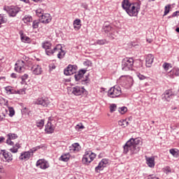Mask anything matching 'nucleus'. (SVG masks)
Wrapping results in <instances>:
<instances>
[{
	"label": "nucleus",
	"mask_w": 179,
	"mask_h": 179,
	"mask_svg": "<svg viewBox=\"0 0 179 179\" xmlns=\"http://www.w3.org/2000/svg\"><path fill=\"white\" fill-rule=\"evenodd\" d=\"M34 104L37 106H42V107H48L50 105V99L47 97L38 98L34 102Z\"/></svg>",
	"instance_id": "obj_7"
},
{
	"label": "nucleus",
	"mask_w": 179,
	"mask_h": 179,
	"mask_svg": "<svg viewBox=\"0 0 179 179\" xmlns=\"http://www.w3.org/2000/svg\"><path fill=\"white\" fill-rule=\"evenodd\" d=\"M42 48H44L46 55L51 57L54 54L57 53V58L62 59L65 57V51L62 50V45H57L52 48V43L49 41H45L42 43Z\"/></svg>",
	"instance_id": "obj_1"
},
{
	"label": "nucleus",
	"mask_w": 179,
	"mask_h": 179,
	"mask_svg": "<svg viewBox=\"0 0 179 179\" xmlns=\"http://www.w3.org/2000/svg\"><path fill=\"white\" fill-rule=\"evenodd\" d=\"M176 31H177V33H179V27L176 28Z\"/></svg>",
	"instance_id": "obj_57"
},
{
	"label": "nucleus",
	"mask_w": 179,
	"mask_h": 179,
	"mask_svg": "<svg viewBox=\"0 0 179 179\" xmlns=\"http://www.w3.org/2000/svg\"><path fill=\"white\" fill-rule=\"evenodd\" d=\"M20 148V144L19 143H17L14 146H13V148L10 149V152H11V153H17Z\"/></svg>",
	"instance_id": "obj_28"
},
{
	"label": "nucleus",
	"mask_w": 179,
	"mask_h": 179,
	"mask_svg": "<svg viewBox=\"0 0 179 179\" xmlns=\"http://www.w3.org/2000/svg\"><path fill=\"white\" fill-rule=\"evenodd\" d=\"M106 43H107V41L106 39H100V40H97L94 43V45H97L98 44L99 45H104V44H106Z\"/></svg>",
	"instance_id": "obj_33"
},
{
	"label": "nucleus",
	"mask_w": 179,
	"mask_h": 179,
	"mask_svg": "<svg viewBox=\"0 0 179 179\" xmlns=\"http://www.w3.org/2000/svg\"><path fill=\"white\" fill-rule=\"evenodd\" d=\"M22 21L24 23H30V22H33V17L31 15H24V17L22 18Z\"/></svg>",
	"instance_id": "obj_29"
},
{
	"label": "nucleus",
	"mask_w": 179,
	"mask_h": 179,
	"mask_svg": "<svg viewBox=\"0 0 179 179\" xmlns=\"http://www.w3.org/2000/svg\"><path fill=\"white\" fill-rule=\"evenodd\" d=\"M5 90L8 94H21L20 90L16 91L11 86H7L5 87Z\"/></svg>",
	"instance_id": "obj_22"
},
{
	"label": "nucleus",
	"mask_w": 179,
	"mask_h": 179,
	"mask_svg": "<svg viewBox=\"0 0 179 179\" xmlns=\"http://www.w3.org/2000/svg\"><path fill=\"white\" fill-rule=\"evenodd\" d=\"M175 75L176 76H179V69H177L176 71L175 72Z\"/></svg>",
	"instance_id": "obj_52"
},
{
	"label": "nucleus",
	"mask_w": 179,
	"mask_h": 179,
	"mask_svg": "<svg viewBox=\"0 0 179 179\" xmlns=\"http://www.w3.org/2000/svg\"><path fill=\"white\" fill-rule=\"evenodd\" d=\"M85 88L76 86L72 88V93L75 94V96H80L85 93Z\"/></svg>",
	"instance_id": "obj_18"
},
{
	"label": "nucleus",
	"mask_w": 179,
	"mask_h": 179,
	"mask_svg": "<svg viewBox=\"0 0 179 179\" xmlns=\"http://www.w3.org/2000/svg\"><path fill=\"white\" fill-rule=\"evenodd\" d=\"M117 110V105L115 103H112L110 106V113H114Z\"/></svg>",
	"instance_id": "obj_41"
},
{
	"label": "nucleus",
	"mask_w": 179,
	"mask_h": 179,
	"mask_svg": "<svg viewBox=\"0 0 179 179\" xmlns=\"http://www.w3.org/2000/svg\"><path fill=\"white\" fill-rule=\"evenodd\" d=\"M64 75L66 76H71V75H73V73H76V67L73 65L69 64L67 68H66L64 71Z\"/></svg>",
	"instance_id": "obj_13"
},
{
	"label": "nucleus",
	"mask_w": 179,
	"mask_h": 179,
	"mask_svg": "<svg viewBox=\"0 0 179 179\" xmlns=\"http://www.w3.org/2000/svg\"><path fill=\"white\" fill-rule=\"evenodd\" d=\"M3 117H1V115H0V121H3Z\"/></svg>",
	"instance_id": "obj_56"
},
{
	"label": "nucleus",
	"mask_w": 179,
	"mask_h": 179,
	"mask_svg": "<svg viewBox=\"0 0 179 179\" xmlns=\"http://www.w3.org/2000/svg\"><path fill=\"white\" fill-rule=\"evenodd\" d=\"M23 58H24L25 61H28V60H29V57H26V56H24Z\"/></svg>",
	"instance_id": "obj_55"
},
{
	"label": "nucleus",
	"mask_w": 179,
	"mask_h": 179,
	"mask_svg": "<svg viewBox=\"0 0 179 179\" xmlns=\"http://www.w3.org/2000/svg\"><path fill=\"white\" fill-rule=\"evenodd\" d=\"M102 31L106 34H108V33L110 34V33H113V27L110 24L105 23L102 27Z\"/></svg>",
	"instance_id": "obj_24"
},
{
	"label": "nucleus",
	"mask_w": 179,
	"mask_h": 179,
	"mask_svg": "<svg viewBox=\"0 0 179 179\" xmlns=\"http://www.w3.org/2000/svg\"><path fill=\"white\" fill-rule=\"evenodd\" d=\"M34 1V2H38V1H40V0H33Z\"/></svg>",
	"instance_id": "obj_60"
},
{
	"label": "nucleus",
	"mask_w": 179,
	"mask_h": 179,
	"mask_svg": "<svg viewBox=\"0 0 179 179\" xmlns=\"http://www.w3.org/2000/svg\"><path fill=\"white\" fill-rule=\"evenodd\" d=\"M85 128V126L83 124H77L76 125V129H83Z\"/></svg>",
	"instance_id": "obj_46"
},
{
	"label": "nucleus",
	"mask_w": 179,
	"mask_h": 179,
	"mask_svg": "<svg viewBox=\"0 0 179 179\" xmlns=\"http://www.w3.org/2000/svg\"><path fill=\"white\" fill-rule=\"evenodd\" d=\"M171 155H173L174 157H178L179 156V152L178 150L176 149H171L169 150Z\"/></svg>",
	"instance_id": "obj_34"
},
{
	"label": "nucleus",
	"mask_w": 179,
	"mask_h": 179,
	"mask_svg": "<svg viewBox=\"0 0 179 179\" xmlns=\"http://www.w3.org/2000/svg\"><path fill=\"white\" fill-rule=\"evenodd\" d=\"M8 110H9V113H10L9 115L10 117H13V115H15V109H13V108H12V107H9Z\"/></svg>",
	"instance_id": "obj_44"
},
{
	"label": "nucleus",
	"mask_w": 179,
	"mask_h": 179,
	"mask_svg": "<svg viewBox=\"0 0 179 179\" xmlns=\"http://www.w3.org/2000/svg\"><path fill=\"white\" fill-rule=\"evenodd\" d=\"M70 150H73V152H79L80 150V145L78 143H75L70 146Z\"/></svg>",
	"instance_id": "obj_26"
},
{
	"label": "nucleus",
	"mask_w": 179,
	"mask_h": 179,
	"mask_svg": "<svg viewBox=\"0 0 179 179\" xmlns=\"http://www.w3.org/2000/svg\"><path fill=\"white\" fill-rule=\"evenodd\" d=\"M136 75L140 80H145L146 79V76L141 74V73H137Z\"/></svg>",
	"instance_id": "obj_43"
},
{
	"label": "nucleus",
	"mask_w": 179,
	"mask_h": 179,
	"mask_svg": "<svg viewBox=\"0 0 179 179\" xmlns=\"http://www.w3.org/2000/svg\"><path fill=\"white\" fill-rule=\"evenodd\" d=\"M152 124H154L155 123V121H151Z\"/></svg>",
	"instance_id": "obj_62"
},
{
	"label": "nucleus",
	"mask_w": 179,
	"mask_h": 179,
	"mask_svg": "<svg viewBox=\"0 0 179 179\" xmlns=\"http://www.w3.org/2000/svg\"><path fill=\"white\" fill-rule=\"evenodd\" d=\"M170 8H171V5H168V6H165L164 16H166L167 14L169 13V12H170Z\"/></svg>",
	"instance_id": "obj_40"
},
{
	"label": "nucleus",
	"mask_w": 179,
	"mask_h": 179,
	"mask_svg": "<svg viewBox=\"0 0 179 179\" xmlns=\"http://www.w3.org/2000/svg\"><path fill=\"white\" fill-rule=\"evenodd\" d=\"M155 59V56L152 54H149L145 57V65L148 68H150L153 64V60Z\"/></svg>",
	"instance_id": "obj_19"
},
{
	"label": "nucleus",
	"mask_w": 179,
	"mask_h": 179,
	"mask_svg": "<svg viewBox=\"0 0 179 179\" xmlns=\"http://www.w3.org/2000/svg\"><path fill=\"white\" fill-rule=\"evenodd\" d=\"M3 10H6L9 16H10L11 17H15L16 15H17V13L20 12V8H19L18 7H4Z\"/></svg>",
	"instance_id": "obj_9"
},
{
	"label": "nucleus",
	"mask_w": 179,
	"mask_h": 179,
	"mask_svg": "<svg viewBox=\"0 0 179 179\" xmlns=\"http://www.w3.org/2000/svg\"><path fill=\"white\" fill-rule=\"evenodd\" d=\"M147 41H148V43H152V41H153V40L152 39H149V38H147Z\"/></svg>",
	"instance_id": "obj_54"
},
{
	"label": "nucleus",
	"mask_w": 179,
	"mask_h": 179,
	"mask_svg": "<svg viewBox=\"0 0 179 179\" xmlns=\"http://www.w3.org/2000/svg\"><path fill=\"white\" fill-rule=\"evenodd\" d=\"M36 150H37L35 148H33V150H30L29 151L22 152L19 157L20 160H24L25 162L26 160H29V159H30V157L33 156V153H34Z\"/></svg>",
	"instance_id": "obj_8"
},
{
	"label": "nucleus",
	"mask_w": 179,
	"mask_h": 179,
	"mask_svg": "<svg viewBox=\"0 0 179 179\" xmlns=\"http://www.w3.org/2000/svg\"><path fill=\"white\" fill-rule=\"evenodd\" d=\"M51 22V15L49 13H45L41 20V23H43L45 24H48Z\"/></svg>",
	"instance_id": "obj_21"
},
{
	"label": "nucleus",
	"mask_w": 179,
	"mask_h": 179,
	"mask_svg": "<svg viewBox=\"0 0 179 179\" xmlns=\"http://www.w3.org/2000/svg\"><path fill=\"white\" fill-rule=\"evenodd\" d=\"M121 87L120 86L115 85L112 87L108 91V96L110 97V99H117V97H120L121 96Z\"/></svg>",
	"instance_id": "obj_6"
},
{
	"label": "nucleus",
	"mask_w": 179,
	"mask_h": 179,
	"mask_svg": "<svg viewBox=\"0 0 179 179\" xmlns=\"http://www.w3.org/2000/svg\"><path fill=\"white\" fill-rule=\"evenodd\" d=\"M96 159V154L92 152L90 155L86 154L85 155L83 156L82 162L83 164H89L93 162Z\"/></svg>",
	"instance_id": "obj_10"
},
{
	"label": "nucleus",
	"mask_w": 179,
	"mask_h": 179,
	"mask_svg": "<svg viewBox=\"0 0 179 179\" xmlns=\"http://www.w3.org/2000/svg\"><path fill=\"white\" fill-rule=\"evenodd\" d=\"M155 179H159V178H157V177H155Z\"/></svg>",
	"instance_id": "obj_63"
},
{
	"label": "nucleus",
	"mask_w": 179,
	"mask_h": 179,
	"mask_svg": "<svg viewBox=\"0 0 179 179\" xmlns=\"http://www.w3.org/2000/svg\"><path fill=\"white\" fill-rule=\"evenodd\" d=\"M165 171H166V173H171V168H170V166H166L165 168Z\"/></svg>",
	"instance_id": "obj_48"
},
{
	"label": "nucleus",
	"mask_w": 179,
	"mask_h": 179,
	"mask_svg": "<svg viewBox=\"0 0 179 179\" xmlns=\"http://www.w3.org/2000/svg\"><path fill=\"white\" fill-rule=\"evenodd\" d=\"M36 167H38V169H41L42 170H45L50 167V164H48V162L44 159H39L36 162Z\"/></svg>",
	"instance_id": "obj_12"
},
{
	"label": "nucleus",
	"mask_w": 179,
	"mask_h": 179,
	"mask_svg": "<svg viewBox=\"0 0 179 179\" xmlns=\"http://www.w3.org/2000/svg\"><path fill=\"white\" fill-rule=\"evenodd\" d=\"M87 71L85 69L80 70L77 74H75L74 78L77 82L81 81L82 85H87L90 83L89 76H86L85 78H83V76L86 73Z\"/></svg>",
	"instance_id": "obj_4"
},
{
	"label": "nucleus",
	"mask_w": 179,
	"mask_h": 179,
	"mask_svg": "<svg viewBox=\"0 0 179 179\" xmlns=\"http://www.w3.org/2000/svg\"><path fill=\"white\" fill-rule=\"evenodd\" d=\"M31 71L34 75H41L43 73V68L38 64H33Z\"/></svg>",
	"instance_id": "obj_15"
},
{
	"label": "nucleus",
	"mask_w": 179,
	"mask_h": 179,
	"mask_svg": "<svg viewBox=\"0 0 179 179\" xmlns=\"http://www.w3.org/2000/svg\"><path fill=\"white\" fill-rule=\"evenodd\" d=\"M4 106H8V101H6V103H4Z\"/></svg>",
	"instance_id": "obj_59"
},
{
	"label": "nucleus",
	"mask_w": 179,
	"mask_h": 179,
	"mask_svg": "<svg viewBox=\"0 0 179 179\" xmlns=\"http://www.w3.org/2000/svg\"><path fill=\"white\" fill-rule=\"evenodd\" d=\"M1 152H3L2 155L6 162H12L13 160V157L12 156V154L6 150H2Z\"/></svg>",
	"instance_id": "obj_20"
},
{
	"label": "nucleus",
	"mask_w": 179,
	"mask_h": 179,
	"mask_svg": "<svg viewBox=\"0 0 179 179\" xmlns=\"http://www.w3.org/2000/svg\"><path fill=\"white\" fill-rule=\"evenodd\" d=\"M122 71H132L134 68V58L126 57L122 61Z\"/></svg>",
	"instance_id": "obj_5"
},
{
	"label": "nucleus",
	"mask_w": 179,
	"mask_h": 179,
	"mask_svg": "<svg viewBox=\"0 0 179 179\" xmlns=\"http://www.w3.org/2000/svg\"><path fill=\"white\" fill-rule=\"evenodd\" d=\"M7 20L5 18V17L0 14V27H1V24H3V23H6Z\"/></svg>",
	"instance_id": "obj_39"
},
{
	"label": "nucleus",
	"mask_w": 179,
	"mask_h": 179,
	"mask_svg": "<svg viewBox=\"0 0 179 179\" xmlns=\"http://www.w3.org/2000/svg\"><path fill=\"white\" fill-rule=\"evenodd\" d=\"M0 173H3V169H0Z\"/></svg>",
	"instance_id": "obj_58"
},
{
	"label": "nucleus",
	"mask_w": 179,
	"mask_h": 179,
	"mask_svg": "<svg viewBox=\"0 0 179 179\" xmlns=\"http://www.w3.org/2000/svg\"><path fill=\"white\" fill-rule=\"evenodd\" d=\"M162 66L166 71H169L171 68V65L169 63H164Z\"/></svg>",
	"instance_id": "obj_42"
},
{
	"label": "nucleus",
	"mask_w": 179,
	"mask_h": 179,
	"mask_svg": "<svg viewBox=\"0 0 179 179\" xmlns=\"http://www.w3.org/2000/svg\"><path fill=\"white\" fill-rule=\"evenodd\" d=\"M141 1L131 3L129 0H123L122 2V8L127 12L129 16H138L139 10H141Z\"/></svg>",
	"instance_id": "obj_2"
},
{
	"label": "nucleus",
	"mask_w": 179,
	"mask_h": 179,
	"mask_svg": "<svg viewBox=\"0 0 179 179\" xmlns=\"http://www.w3.org/2000/svg\"><path fill=\"white\" fill-rule=\"evenodd\" d=\"M149 2L155 1V0H148Z\"/></svg>",
	"instance_id": "obj_61"
},
{
	"label": "nucleus",
	"mask_w": 179,
	"mask_h": 179,
	"mask_svg": "<svg viewBox=\"0 0 179 179\" xmlns=\"http://www.w3.org/2000/svg\"><path fill=\"white\" fill-rule=\"evenodd\" d=\"M118 124L120 127H122V128H126V127H128V125L129 124V122L127 121V120H120L118 122Z\"/></svg>",
	"instance_id": "obj_30"
},
{
	"label": "nucleus",
	"mask_w": 179,
	"mask_h": 179,
	"mask_svg": "<svg viewBox=\"0 0 179 179\" xmlns=\"http://www.w3.org/2000/svg\"><path fill=\"white\" fill-rule=\"evenodd\" d=\"M128 111V108L125 106L119 108V113H120V114H124L125 113H127Z\"/></svg>",
	"instance_id": "obj_38"
},
{
	"label": "nucleus",
	"mask_w": 179,
	"mask_h": 179,
	"mask_svg": "<svg viewBox=\"0 0 179 179\" xmlns=\"http://www.w3.org/2000/svg\"><path fill=\"white\" fill-rule=\"evenodd\" d=\"M29 78V75L27 74H24L22 76V80H26V79H27Z\"/></svg>",
	"instance_id": "obj_47"
},
{
	"label": "nucleus",
	"mask_w": 179,
	"mask_h": 179,
	"mask_svg": "<svg viewBox=\"0 0 179 179\" xmlns=\"http://www.w3.org/2000/svg\"><path fill=\"white\" fill-rule=\"evenodd\" d=\"M36 14L38 17H42L44 15V10L41 8H38L36 10Z\"/></svg>",
	"instance_id": "obj_35"
},
{
	"label": "nucleus",
	"mask_w": 179,
	"mask_h": 179,
	"mask_svg": "<svg viewBox=\"0 0 179 179\" xmlns=\"http://www.w3.org/2000/svg\"><path fill=\"white\" fill-rule=\"evenodd\" d=\"M59 160L62 161V162H68L69 160V154H64L63 155H62Z\"/></svg>",
	"instance_id": "obj_32"
},
{
	"label": "nucleus",
	"mask_w": 179,
	"mask_h": 179,
	"mask_svg": "<svg viewBox=\"0 0 179 179\" xmlns=\"http://www.w3.org/2000/svg\"><path fill=\"white\" fill-rule=\"evenodd\" d=\"M108 164V161L106 159H103L98 164V166L95 168L96 173H99L104 170V167L106 165Z\"/></svg>",
	"instance_id": "obj_16"
},
{
	"label": "nucleus",
	"mask_w": 179,
	"mask_h": 179,
	"mask_svg": "<svg viewBox=\"0 0 179 179\" xmlns=\"http://www.w3.org/2000/svg\"><path fill=\"white\" fill-rule=\"evenodd\" d=\"M146 163L148 167H155V158L154 157H146Z\"/></svg>",
	"instance_id": "obj_25"
},
{
	"label": "nucleus",
	"mask_w": 179,
	"mask_h": 179,
	"mask_svg": "<svg viewBox=\"0 0 179 179\" xmlns=\"http://www.w3.org/2000/svg\"><path fill=\"white\" fill-rule=\"evenodd\" d=\"M36 127H38V128H40V129H41V128L43 127H44V120H41L36 122Z\"/></svg>",
	"instance_id": "obj_37"
},
{
	"label": "nucleus",
	"mask_w": 179,
	"mask_h": 179,
	"mask_svg": "<svg viewBox=\"0 0 179 179\" xmlns=\"http://www.w3.org/2000/svg\"><path fill=\"white\" fill-rule=\"evenodd\" d=\"M148 177L150 178V179H156V176L154 175H150Z\"/></svg>",
	"instance_id": "obj_50"
},
{
	"label": "nucleus",
	"mask_w": 179,
	"mask_h": 179,
	"mask_svg": "<svg viewBox=\"0 0 179 179\" xmlns=\"http://www.w3.org/2000/svg\"><path fill=\"white\" fill-rule=\"evenodd\" d=\"M21 40L23 43H29L30 41V38L29 36H26L23 33L20 32Z\"/></svg>",
	"instance_id": "obj_31"
},
{
	"label": "nucleus",
	"mask_w": 179,
	"mask_h": 179,
	"mask_svg": "<svg viewBox=\"0 0 179 179\" xmlns=\"http://www.w3.org/2000/svg\"><path fill=\"white\" fill-rule=\"evenodd\" d=\"M38 24H40V21L38 20H34L32 23V28L38 29Z\"/></svg>",
	"instance_id": "obj_36"
},
{
	"label": "nucleus",
	"mask_w": 179,
	"mask_h": 179,
	"mask_svg": "<svg viewBox=\"0 0 179 179\" xmlns=\"http://www.w3.org/2000/svg\"><path fill=\"white\" fill-rule=\"evenodd\" d=\"M10 78H14V79H16V78H17V76L16 73H13L10 74Z\"/></svg>",
	"instance_id": "obj_49"
},
{
	"label": "nucleus",
	"mask_w": 179,
	"mask_h": 179,
	"mask_svg": "<svg viewBox=\"0 0 179 179\" xmlns=\"http://www.w3.org/2000/svg\"><path fill=\"white\" fill-rule=\"evenodd\" d=\"M3 141H5V138L3 136H1L0 137V143H2V142H3Z\"/></svg>",
	"instance_id": "obj_51"
},
{
	"label": "nucleus",
	"mask_w": 179,
	"mask_h": 179,
	"mask_svg": "<svg viewBox=\"0 0 179 179\" xmlns=\"http://www.w3.org/2000/svg\"><path fill=\"white\" fill-rule=\"evenodd\" d=\"M24 61L18 60L15 63V71L18 72V73H22V72H24Z\"/></svg>",
	"instance_id": "obj_11"
},
{
	"label": "nucleus",
	"mask_w": 179,
	"mask_h": 179,
	"mask_svg": "<svg viewBox=\"0 0 179 179\" xmlns=\"http://www.w3.org/2000/svg\"><path fill=\"white\" fill-rule=\"evenodd\" d=\"M55 129V127L53 126L52 123L50 122H48L45 125V131L46 134H52Z\"/></svg>",
	"instance_id": "obj_23"
},
{
	"label": "nucleus",
	"mask_w": 179,
	"mask_h": 179,
	"mask_svg": "<svg viewBox=\"0 0 179 179\" xmlns=\"http://www.w3.org/2000/svg\"><path fill=\"white\" fill-rule=\"evenodd\" d=\"M7 136H8V138L6 140L7 145H10V146H13V145H15V143H13L12 140L17 139L18 138L17 134H13V133H9L7 135Z\"/></svg>",
	"instance_id": "obj_17"
},
{
	"label": "nucleus",
	"mask_w": 179,
	"mask_h": 179,
	"mask_svg": "<svg viewBox=\"0 0 179 179\" xmlns=\"http://www.w3.org/2000/svg\"><path fill=\"white\" fill-rule=\"evenodd\" d=\"M141 145H142L141 139L130 138L124 145V153L127 155L130 151L131 155H136L141 150Z\"/></svg>",
	"instance_id": "obj_3"
},
{
	"label": "nucleus",
	"mask_w": 179,
	"mask_h": 179,
	"mask_svg": "<svg viewBox=\"0 0 179 179\" xmlns=\"http://www.w3.org/2000/svg\"><path fill=\"white\" fill-rule=\"evenodd\" d=\"M174 96V93H173L172 90H168L164 92L162 94V100L164 101H170L173 96Z\"/></svg>",
	"instance_id": "obj_14"
},
{
	"label": "nucleus",
	"mask_w": 179,
	"mask_h": 179,
	"mask_svg": "<svg viewBox=\"0 0 179 179\" xmlns=\"http://www.w3.org/2000/svg\"><path fill=\"white\" fill-rule=\"evenodd\" d=\"M178 15H179V14H178Z\"/></svg>",
	"instance_id": "obj_64"
},
{
	"label": "nucleus",
	"mask_w": 179,
	"mask_h": 179,
	"mask_svg": "<svg viewBox=\"0 0 179 179\" xmlns=\"http://www.w3.org/2000/svg\"><path fill=\"white\" fill-rule=\"evenodd\" d=\"M82 24H80V20L76 19L73 21V27L76 30H80Z\"/></svg>",
	"instance_id": "obj_27"
},
{
	"label": "nucleus",
	"mask_w": 179,
	"mask_h": 179,
	"mask_svg": "<svg viewBox=\"0 0 179 179\" xmlns=\"http://www.w3.org/2000/svg\"><path fill=\"white\" fill-rule=\"evenodd\" d=\"M50 68H51L52 69H55V65L52 64L51 66H50Z\"/></svg>",
	"instance_id": "obj_53"
},
{
	"label": "nucleus",
	"mask_w": 179,
	"mask_h": 179,
	"mask_svg": "<svg viewBox=\"0 0 179 179\" xmlns=\"http://www.w3.org/2000/svg\"><path fill=\"white\" fill-rule=\"evenodd\" d=\"M178 15H179V11H176L169 17H176V16H179Z\"/></svg>",
	"instance_id": "obj_45"
}]
</instances>
